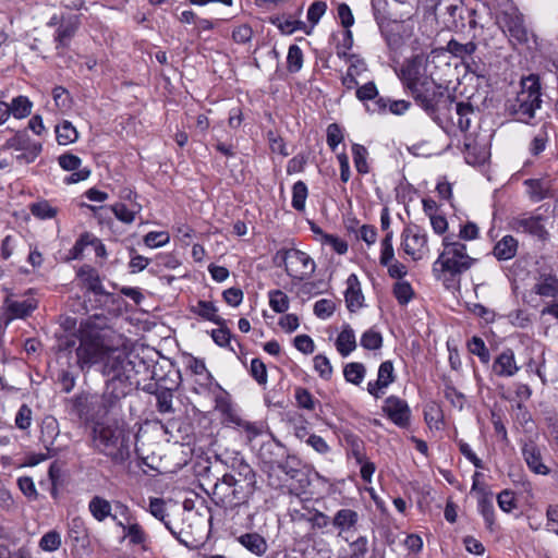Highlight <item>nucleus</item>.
I'll list each match as a JSON object with an SVG mask.
<instances>
[{
  "label": "nucleus",
  "mask_w": 558,
  "mask_h": 558,
  "mask_svg": "<svg viewBox=\"0 0 558 558\" xmlns=\"http://www.w3.org/2000/svg\"><path fill=\"white\" fill-rule=\"evenodd\" d=\"M256 488V473L247 463L241 462L230 473H226L215 483L211 499L217 506L236 508V515L244 510L245 519L240 523L245 529H252L253 515L248 512L247 499Z\"/></svg>",
  "instance_id": "nucleus-1"
},
{
  "label": "nucleus",
  "mask_w": 558,
  "mask_h": 558,
  "mask_svg": "<svg viewBox=\"0 0 558 558\" xmlns=\"http://www.w3.org/2000/svg\"><path fill=\"white\" fill-rule=\"evenodd\" d=\"M93 441L95 448L114 464H122L130 458L131 435L124 425L117 422L96 424Z\"/></svg>",
  "instance_id": "nucleus-2"
},
{
  "label": "nucleus",
  "mask_w": 558,
  "mask_h": 558,
  "mask_svg": "<svg viewBox=\"0 0 558 558\" xmlns=\"http://www.w3.org/2000/svg\"><path fill=\"white\" fill-rule=\"evenodd\" d=\"M519 86L515 96L507 99L506 110L518 121L529 123L542 104L539 78L531 74L522 77Z\"/></svg>",
  "instance_id": "nucleus-3"
},
{
  "label": "nucleus",
  "mask_w": 558,
  "mask_h": 558,
  "mask_svg": "<svg viewBox=\"0 0 558 558\" xmlns=\"http://www.w3.org/2000/svg\"><path fill=\"white\" fill-rule=\"evenodd\" d=\"M444 251L434 264V270L437 266L442 272L451 276L460 275L471 268L475 262L468 252L466 245L453 240L452 236H445L442 240Z\"/></svg>",
  "instance_id": "nucleus-4"
},
{
  "label": "nucleus",
  "mask_w": 558,
  "mask_h": 558,
  "mask_svg": "<svg viewBox=\"0 0 558 558\" xmlns=\"http://www.w3.org/2000/svg\"><path fill=\"white\" fill-rule=\"evenodd\" d=\"M436 16L444 22L449 29H462L469 20L470 27H475V11L468 8L463 0H438L435 4Z\"/></svg>",
  "instance_id": "nucleus-5"
},
{
  "label": "nucleus",
  "mask_w": 558,
  "mask_h": 558,
  "mask_svg": "<svg viewBox=\"0 0 558 558\" xmlns=\"http://www.w3.org/2000/svg\"><path fill=\"white\" fill-rule=\"evenodd\" d=\"M107 349L98 335L83 333L76 348V363L82 371L90 368L94 364L105 361Z\"/></svg>",
  "instance_id": "nucleus-6"
},
{
  "label": "nucleus",
  "mask_w": 558,
  "mask_h": 558,
  "mask_svg": "<svg viewBox=\"0 0 558 558\" xmlns=\"http://www.w3.org/2000/svg\"><path fill=\"white\" fill-rule=\"evenodd\" d=\"M102 374L109 380L122 381L123 385L132 387L135 371L132 361L124 352L112 349L104 361Z\"/></svg>",
  "instance_id": "nucleus-7"
},
{
  "label": "nucleus",
  "mask_w": 558,
  "mask_h": 558,
  "mask_svg": "<svg viewBox=\"0 0 558 558\" xmlns=\"http://www.w3.org/2000/svg\"><path fill=\"white\" fill-rule=\"evenodd\" d=\"M278 254H281L284 269L293 280H307L315 272L316 264L307 253L298 248H288Z\"/></svg>",
  "instance_id": "nucleus-8"
},
{
  "label": "nucleus",
  "mask_w": 558,
  "mask_h": 558,
  "mask_svg": "<svg viewBox=\"0 0 558 558\" xmlns=\"http://www.w3.org/2000/svg\"><path fill=\"white\" fill-rule=\"evenodd\" d=\"M428 58L424 54H417L407 60L401 68L400 78L410 89L430 81L433 77L428 73Z\"/></svg>",
  "instance_id": "nucleus-9"
},
{
  "label": "nucleus",
  "mask_w": 558,
  "mask_h": 558,
  "mask_svg": "<svg viewBox=\"0 0 558 558\" xmlns=\"http://www.w3.org/2000/svg\"><path fill=\"white\" fill-rule=\"evenodd\" d=\"M401 246L413 260L422 259L429 251L426 232L416 225L405 227L401 233Z\"/></svg>",
  "instance_id": "nucleus-10"
},
{
  "label": "nucleus",
  "mask_w": 558,
  "mask_h": 558,
  "mask_svg": "<svg viewBox=\"0 0 558 558\" xmlns=\"http://www.w3.org/2000/svg\"><path fill=\"white\" fill-rule=\"evenodd\" d=\"M131 386L123 385L122 381L107 380L104 392L96 395L98 416H104L113 410L122 398L128 395Z\"/></svg>",
  "instance_id": "nucleus-11"
},
{
  "label": "nucleus",
  "mask_w": 558,
  "mask_h": 558,
  "mask_svg": "<svg viewBox=\"0 0 558 558\" xmlns=\"http://www.w3.org/2000/svg\"><path fill=\"white\" fill-rule=\"evenodd\" d=\"M410 92L415 101L429 114L436 111L439 100L445 97L441 86H437L433 78Z\"/></svg>",
  "instance_id": "nucleus-12"
},
{
  "label": "nucleus",
  "mask_w": 558,
  "mask_h": 558,
  "mask_svg": "<svg viewBox=\"0 0 558 558\" xmlns=\"http://www.w3.org/2000/svg\"><path fill=\"white\" fill-rule=\"evenodd\" d=\"M383 411L398 427H409L411 421V409L405 400L396 396H389L384 402Z\"/></svg>",
  "instance_id": "nucleus-13"
},
{
  "label": "nucleus",
  "mask_w": 558,
  "mask_h": 558,
  "mask_svg": "<svg viewBox=\"0 0 558 558\" xmlns=\"http://www.w3.org/2000/svg\"><path fill=\"white\" fill-rule=\"evenodd\" d=\"M511 228L519 233L530 234L538 240H545L548 235L544 218L539 215H521L513 218Z\"/></svg>",
  "instance_id": "nucleus-14"
},
{
  "label": "nucleus",
  "mask_w": 558,
  "mask_h": 558,
  "mask_svg": "<svg viewBox=\"0 0 558 558\" xmlns=\"http://www.w3.org/2000/svg\"><path fill=\"white\" fill-rule=\"evenodd\" d=\"M37 308V301L34 299L15 300L7 298L3 303V315L8 325L13 319L25 318Z\"/></svg>",
  "instance_id": "nucleus-15"
},
{
  "label": "nucleus",
  "mask_w": 558,
  "mask_h": 558,
  "mask_svg": "<svg viewBox=\"0 0 558 558\" xmlns=\"http://www.w3.org/2000/svg\"><path fill=\"white\" fill-rule=\"evenodd\" d=\"M521 453L529 470L538 475H548L549 468L543 462L541 448L533 440L523 442Z\"/></svg>",
  "instance_id": "nucleus-16"
},
{
  "label": "nucleus",
  "mask_w": 558,
  "mask_h": 558,
  "mask_svg": "<svg viewBox=\"0 0 558 558\" xmlns=\"http://www.w3.org/2000/svg\"><path fill=\"white\" fill-rule=\"evenodd\" d=\"M78 15L61 16V22L54 34L56 49L58 51L69 47L72 38L78 29Z\"/></svg>",
  "instance_id": "nucleus-17"
},
{
  "label": "nucleus",
  "mask_w": 558,
  "mask_h": 558,
  "mask_svg": "<svg viewBox=\"0 0 558 558\" xmlns=\"http://www.w3.org/2000/svg\"><path fill=\"white\" fill-rule=\"evenodd\" d=\"M59 434L58 421L52 416L45 417L40 426V441L49 454H57L60 451V448L54 446Z\"/></svg>",
  "instance_id": "nucleus-18"
},
{
  "label": "nucleus",
  "mask_w": 558,
  "mask_h": 558,
  "mask_svg": "<svg viewBox=\"0 0 558 558\" xmlns=\"http://www.w3.org/2000/svg\"><path fill=\"white\" fill-rule=\"evenodd\" d=\"M9 148L22 151H28L27 163L33 162L41 151V144L33 142L26 131L17 132L13 137L7 141Z\"/></svg>",
  "instance_id": "nucleus-19"
},
{
  "label": "nucleus",
  "mask_w": 558,
  "mask_h": 558,
  "mask_svg": "<svg viewBox=\"0 0 558 558\" xmlns=\"http://www.w3.org/2000/svg\"><path fill=\"white\" fill-rule=\"evenodd\" d=\"M344 299L347 307L351 313H355L364 306V295L355 274H351L347 279Z\"/></svg>",
  "instance_id": "nucleus-20"
},
{
  "label": "nucleus",
  "mask_w": 558,
  "mask_h": 558,
  "mask_svg": "<svg viewBox=\"0 0 558 558\" xmlns=\"http://www.w3.org/2000/svg\"><path fill=\"white\" fill-rule=\"evenodd\" d=\"M117 526L122 529L124 537L129 539L130 545L140 546L144 551L149 549V537L140 523H124L123 521H117Z\"/></svg>",
  "instance_id": "nucleus-21"
},
{
  "label": "nucleus",
  "mask_w": 558,
  "mask_h": 558,
  "mask_svg": "<svg viewBox=\"0 0 558 558\" xmlns=\"http://www.w3.org/2000/svg\"><path fill=\"white\" fill-rule=\"evenodd\" d=\"M519 369L514 352L511 349L504 350L493 363V372L499 377H512Z\"/></svg>",
  "instance_id": "nucleus-22"
},
{
  "label": "nucleus",
  "mask_w": 558,
  "mask_h": 558,
  "mask_svg": "<svg viewBox=\"0 0 558 558\" xmlns=\"http://www.w3.org/2000/svg\"><path fill=\"white\" fill-rule=\"evenodd\" d=\"M360 521V514L353 509L342 508L339 509L332 520L331 524L339 531V535L344 532L355 531Z\"/></svg>",
  "instance_id": "nucleus-23"
},
{
  "label": "nucleus",
  "mask_w": 558,
  "mask_h": 558,
  "mask_svg": "<svg viewBox=\"0 0 558 558\" xmlns=\"http://www.w3.org/2000/svg\"><path fill=\"white\" fill-rule=\"evenodd\" d=\"M88 510L93 518L98 522H104L110 518L117 523L118 517L112 513V504L100 496H94L88 502Z\"/></svg>",
  "instance_id": "nucleus-24"
},
{
  "label": "nucleus",
  "mask_w": 558,
  "mask_h": 558,
  "mask_svg": "<svg viewBox=\"0 0 558 558\" xmlns=\"http://www.w3.org/2000/svg\"><path fill=\"white\" fill-rule=\"evenodd\" d=\"M97 398L96 393H87L82 392L74 397L73 404L74 409L80 415V417H93L98 416V414L95 412L97 410Z\"/></svg>",
  "instance_id": "nucleus-25"
},
{
  "label": "nucleus",
  "mask_w": 558,
  "mask_h": 558,
  "mask_svg": "<svg viewBox=\"0 0 558 558\" xmlns=\"http://www.w3.org/2000/svg\"><path fill=\"white\" fill-rule=\"evenodd\" d=\"M504 28L505 32H508L510 37L518 43L522 44L527 41V31L521 15H506L504 19Z\"/></svg>",
  "instance_id": "nucleus-26"
},
{
  "label": "nucleus",
  "mask_w": 558,
  "mask_h": 558,
  "mask_svg": "<svg viewBox=\"0 0 558 558\" xmlns=\"http://www.w3.org/2000/svg\"><path fill=\"white\" fill-rule=\"evenodd\" d=\"M533 291L541 296L555 298L558 294V277L553 274H541Z\"/></svg>",
  "instance_id": "nucleus-27"
},
{
  "label": "nucleus",
  "mask_w": 558,
  "mask_h": 558,
  "mask_svg": "<svg viewBox=\"0 0 558 558\" xmlns=\"http://www.w3.org/2000/svg\"><path fill=\"white\" fill-rule=\"evenodd\" d=\"M450 105L454 106V116H451L452 123L460 131L466 132L471 125V116L474 113L473 106L470 102H456L450 100Z\"/></svg>",
  "instance_id": "nucleus-28"
},
{
  "label": "nucleus",
  "mask_w": 558,
  "mask_h": 558,
  "mask_svg": "<svg viewBox=\"0 0 558 558\" xmlns=\"http://www.w3.org/2000/svg\"><path fill=\"white\" fill-rule=\"evenodd\" d=\"M236 541L248 551L256 556H263L267 551V542L258 533H245L236 537Z\"/></svg>",
  "instance_id": "nucleus-29"
},
{
  "label": "nucleus",
  "mask_w": 558,
  "mask_h": 558,
  "mask_svg": "<svg viewBox=\"0 0 558 558\" xmlns=\"http://www.w3.org/2000/svg\"><path fill=\"white\" fill-rule=\"evenodd\" d=\"M518 252V240L512 235H505L494 246V256L498 260H509Z\"/></svg>",
  "instance_id": "nucleus-30"
},
{
  "label": "nucleus",
  "mask_w": 558,
  "mask_h": 558,
  "mask_svg": "<svg viewBox=\"0 0 558 558\" xmlns=\"http://www.w3.org/2000/svg\"><path fill=\"white\" fill-rule=\"evenodd\" d=\"M77 277L82 279L89 291L95 294L105 293L98 271L94 267L89 265L82 266L77 271Z\"/></svg>",
  "instance_id": "nucleus-31"
},
{
  "label": "nucleus",
  "mask_w": 558,
  "mask_h": 558,
  "mask_svg": "<svg viewBox=\"0 0 558 558\" xmlns=\"http://www.w3.org/2000/svg\"><path fill=\"white\" fill-rule=\"evenodd\" d=\"M230 424H233L235 427L244 432L245 437L248 441H252L257 436H259L263 433V425L254 422L246 421L242 417H240L235 413H229V421Z\"/></svg>",
  "instance_id": "nucleus-32"
},
{
  "label": "nucleus",
  "mask_w": 558,
  "mask_h": 558,
  "mask_svg": "<svg viewBox=\"0 0 558 558\" xmlns=\"http://www.w3.org/2000/svg\"><path fill=\"white\" fill-rule=\"evenodd\" d=\"M336 348L342 356H348L356 348L354 330L349 326H343L337 337Z\"/></svg>",
  "instance_id": "nucleus-33"
},
{
  "label": "nucleus",
  "mask_w": 558,
  "mask_h": 558,
  "mask_svg": "<svg viewBox=\"0 0 558 558\" xmlns=\"http://www.w3.org/2000/svg\"><path fill=\"white\" fill-rule=\"evenodd\" d=\"M526 193L533 202H541L549 196V182L543 179H527L524 181Z\"/></svg>",
  "instance_id": "nucleus-34"
},
{
  "label": "nucleus",
  "mask_w": 558,
  "mask_h": 558,
  "mask_svg": "<svg viewBox=\"0 0 558 558\" xmlns=\"http://www.w3.org/2000/svg\"><path fill=\"white\" fill-rule=\"evenodd\" d=\"M267 465V473H268V484L271 486V487H279L280 486V481H274L272 476H274V473L278 470L280 472H282L290 480H293L296 477L298 473H299V470L291 466L289 464V461H284V462H278V463H265Z\"/></svg>",
  "instance_id": "nucleus-35"
},
{
  "label": "nucleus",
  "mask_w": 558,
  "mask_h": 558,
  "mask_svg": "<svg viewBox=\"0 0 558 558\" xmlns=\"http://www.w3.org/2000/svg\"><path fill=\"white\" fill-rule=\"evenodd\" d=\"M389 102V111L393 114L401 116L409 108L410 102L405 100H386L385 98H378L374 102V108L372 109L373 112H385L386 108Z\"/></svg>",
  "instance_id": "nucleus-36"
},
{
  "label": "nucleus",
  "mask_w": 558,
  "mask_h": 558,
  "mask_svg": "<svg viewBox=\"0 0 558 558\" xmlns=\"http://www.w3.org/2000/svg\"><path fill=\"white\" fill-rule=\"evenodd\" d=\"M111 210L118 220L130 225L135 220V216L142 210V205L134 203L131 208H128L125 204L117 203L111 206Z\"/></svg>",
  "instance_id": "nucleus-37"
},
{
  "label": "nucleus",
  "mask_w": 558,
  "mask_h": 558,
  "mask_svg": "<svg viewBox=\"0 0 558 558\" xmlns=\"http://www.w3.org/2000/svg\"><path fill=\"white\" fill-rule=\"evenodd\" d=\"M57 141L60 145H69L77 141L78 132L76 128L68 120L62 121L56 126Z\"/></svg>",
  "instance_id": "nucleus-38"
},
{
  "label": "nucleus",
  "mask_w": 558,
  "mask_h": 558,
  "mask_svg": "<svg viewBox=\"0 0 558 558\" xmlns=\"http://www.w3.org/2000/svg\"><path fill=\"white\" fill-rule=\"evenodd\" d=\"M194 312L202 318L215 323L216 325H225L223 318L217 315V307L208 301H198Z\"/></svg>",
  "instance_id": "nucleus-39"
},
{
  "label": "nucleus",
  "mask_w": 558,
  "mask_h": 558,
  "mask_svg": "<svg viewBox=\"0 0 558 558\" xmlns=\"http://www.w3.org/2000/svg\"><path fill=\"white\" fill-rule=\"evenodd\" d=\"M548 129L549 126L547 124H543L537 133L533 136L529 146V151L532 156H538L545 150L549 141Z\"/></svg>",
  "instance_id": "nucleus-40"
},
{
  "label": "nucleus",
  "mask_w": 558,
  "mask_h": 558,
  "mask_svg": "<svg viewBox=\"0 0 558 558\" xmlns=\"http://www.w3.org/2000/svg\"><path fill=\"white\" fill-rule=\"evenodd\" d=\"M478 510L485 522L490 526L494 523L495 512L492 493H486L484 489L481 490V496L478 498Z\"/></svg>",
  "instance_id": "nucleus-41"
},
{
  "label": "nucleus",
  "mask_w": 558,
  "mask_h": 558,
  "mask_svg": "<svg viewBox=\"0 0 558 558\" xmlns=\"http://www.w3.org/2000/svg\"><path fill=\"white\" fill-rule=\"evenodd\" d=\"M446 49L452 56L464 59L465 57H470L475 52L476 45L473 41L461 44L456 39H451L448 41Z\"/></svg>",
  "instance_id": "nucleus-42"
},
{
  "label": "nucleus",
  "mask_w": 558,
  "mask_h": 558,
  "mask_svg": "<svg viewBox=\"0 0 558 558\" xmlns=\"http://www.w3.org/2000/svg\"><path fill=\"white\" fill-rule=\"evenodd\" d=\"M365 373V366L357 362L347 364L343 369L345 380L354 385H360L363 381Z\"/></svg>",
  "instance_id": "nucleus-43"
},
{
  "label": "nucleus",
  "mask_w": 558,
  "mask_h": 558,
  "mask_svg": "<svg viewBox=\"0 0 558 558\" xmlns=\"http://www.w3.org/2000/svg\"><path fill=\"white\" fill-rule=\"evenodd\" d=\"M9 108L10 114H13L16 119H23L31 113L32 102L25 96H17L13 98Z\"/></svg>",
  "instance_id": "nucleus-44"
},
{
  "label": "nucleus",
  "mask_w": 558,
  "mask_h": 558,
  "mask_svg": "<svg viewBox=\"0 0 558 558\" xmlns=\"http://www.w3.org/2000/svg\"><path fill=\"white\" fill-rule=\"evenodd\" d=\"M307 198V186L303 181H298L292 187V207L295 210L303 211L305 209V201Z\"/></svg>",
  "instance_id": "nucleus-45"
},
{
  "label": "nucleus",
  "mask_w": 558,
  "mask_h": 558,
  "mask_svg": "<svg viewBox=\"0 0 558 558\" xmlns=\"http://www.w3.org/2000/svg\"><path fill=\"white\" fill-rule=\"evenodd\" d=\"M468 349L472 354L478 356L482 363L486 364L489 362L490 354L482 338L476 336L472 337L468 342Z\"/></svg>",
  "instance_id": "nucleus-46"
},
{
  "label": "nucleus",
  "mask_w": 558,
  "mask_h": 558,
  "mask_svg": "<svg viewBox=\"0 0 558 558\" xmlns=\"http://www.w3.org/2000/svg\"><path fill=\"white\" fill-rule=\"evenodd\" d=\"M352 154H353V161H354L356 171L362 174L367 173L368 172V165H367V160H366L367 149L360 144H354L352 146Z\"/></svg>",
  "instance_id": "nucleus-47"
},
{
  "label": "nucleus",
  "mask_w": 558,
  "mask_h": 558,
  "mask_svg": "<svg viewBox=\"0 0 558 558\" xmlns=\"http://www.w3.org/2000/svg\"><path fill=\"white\" fill-rule=\"evenodd\" d=\"M413 289L407 281H397L393 286V295L401 305L408 304L413 298Z\"/></svg>",
  "instance_id": "nucleus-48"
},
{
  "label": "nucleus",
  "mask_w": 558,
  "mask_h": 558,
  "mask_svg": "<svg viewBox=\"0 0 558 558\" xmlns=\"http://www.w3.org/2000/svg\"><path fill=\"white\" fill-rule=\"evenodd\" d=\"M288 70L292 73L299 72L303 64V52L298 45H291L287 56Z\"/></svg>",
  "instance_id": "nucleus-49"
},
{
  "label": "nucleus",
  "mask_w": 558,
  "mask_h": 558,
  "mask_svg": "<svg viewBox=\"0 0 558 558\" xmlns=\"http://www.w3.org/2000/svg\"><path fill=\"white\" fill-rule=\"evenodd\" d=\"M269 305L276 313H284L289 308V298L281 290L270 291Z\"/></svg>",
  "instance_id": "nucleus-50"
},
{
  "label": "nucleus",
  "mask_w": 558,
  "mask_h": 558,
  "mask_svg": "<svg viewBox=\"0 0 558 558\" xmlns=\"http://www.w3.org/2000/svg\"><path fill=\"white\" fill-rule=\"evenodd\" d=\"M392 231H388L385 238L381 240V252H380V264L383 266L389 265L395 260V251L392 246Z\"/></svg>",
  "instance_id": "nucleus-51"
},
{
  "label": "nucleus",
  "mask_w": 558,
  "mask_h": 558,
  "mask_svg": "<svg viewBox=\"0 0 558 558\" xmlns=\"http://www.w3.org/2000/svg\"><path fill=\"white\" fill-rule=\"evenodd\" d=\"M361 345L366 350H378L383 345V337L379 332L368 329L361 337Z\"/></svg>",
  "instance_id": "nucleus-52"
},
{
  "label": "nucleus",
  "mask_w": 558,
  "mask_h": 558,
  "mask_svg": "<svg viewBox=\"0 0 558 558\" xmlns=\"http://www.w3.org/2000/svg\"><path fill=\"white\" fill-rule=\"evenodd\" d=\"M61 546V535L57 531L46 533L39 542V547L45 551H56Z\"/></svg>",
  "instance_id": "nucleus-53"
},
{
  "label": "nucleus",
  "mask_w": 558,
  "mask_h": 558,
  "mask_svg": "<svg viewBox=\"0 0 558 558\" xmlns=\"http://www.w3.org/2000/svg\"><path fill=\"white\" fill-rule=\"evenodd\" d=\"M31 213L39 219H50L57 215V209L48 202L43 201L31 206Z\"/></svg>",
  "instance_id": "nucleus-54"
},
{
  "label": "nucleus",
  "mask_w": 558,
  "mask_h": 558,
  "mask_svg": "<svg viewBox=\"0 0 558 558\" xmlns=\"http://www.w3.org/2000/svg\"><path fill=\"white\" fill-rule=\"evenodd\" d=\"M157 409L160 413H173L172 407L173 393L169 389H163L157 392Z\"/></svg>",
  "instance_id": "nucleus-55"
},
{
  "label": "nucleus",
  "mask_w": 558,
  "mask_h": 558,
  "mask_svg": "<svg viewBox=\"0 0 558 558\" xmlns=\"http://www.w3.org/2000/svg\"><path fill=\"white\" fill-rule=\"evenodd\" d=\"M392 0H372V7L376 21H387L390 17V4Z\"/></svg>",
  "instance_id": "nucleus-56"
},
{
  "label": "nucleus",
  "mask_w": 558,
  "mask_h": 558,
  "mask_svg": "<svg viewBox=\"0 0 558 558\" xmlns=\"http://www.w3.org/2000/svg\"><path fill=\"white\" fill-rule=\"evenodd\" d=\"M33 411L27 404H22L15 416V425L17 428L25 430L32 424Z\"/></svg>",
  "instance_id": "nucleus-57"
},
{
  "label": "nucleus",
  "mask_w": 558,
  "mask_h": 558,
  "mask_svg": "<svg viewBox=\"0 0 558 558\" xmlns=\"http://www.w3.org/2000/svg\"><path fill=\"white\" fill-rule=\"evenodd\" d=\"M497 502L499 508L505 512H511L517 508V501L513 492L509 489L502 490L497 496Z\"/></svg>",
  "instance_id": "nucleus-58"
},
{
  "label": "nucleus",
  "mask_w": 558,
  "mask_h": 558,
  "mask_svg": "<svg viewBox=\"0 0 558 558\" xmlns=\"http://www.w3.org/2000/svg\"><path fill=\"white\" fill-rule=\"evenodd\" d=\"M169 241L170 236L167 232L151 231L144 236V243L148 247H161L165 246Z\"/></svg>",
  "instance_id": "nucleus-59"
},
{
  "label": "nucleus",
  "mask_w": 558,
  "mask_h": 558,
  "mask_svg": "<svg viewBox=\"0 0 558 558\" xmlns=\"http://www.w3.org/2000/svg\"><path fill=\"white\" fill-rule=\"evenodd\" d=\"M252 377L259 384L265 385L267 383V369L266 365L259 359H253L251 361L250 368Z\"/></svg>",
  "instance_id": "nucleus-60"
},
{
  "label": "nucleus",
  "mask_w": 558,
  "mask_h": 558,
  "mask_svg": "<svg viewBox=\"0 0 558 558\" xmlns=\"http://www.w3.org/2000/svg\"><path fill=\"white\" fill-rule=\"evenodd\" d=\"M295 400L300 408L313 411L315 409V401L312 393L305 388L295 389Z\"/></svg>",
  "instance_id": "nucleus-61"
},
{
  "label": "nucleus",
  "mask_w": 558,
  "mask_h": 558,
  "mask_svg": "<svg viewBox=\"0 0 558 558\" xmlns=\"http://www.w3.org/2000/svg\"><path fill=\"white\" fill-rule=\"evenodd\" d=\"M314 368L324 379H329L332 374V366L329 360L322 354L314 357Z\"/></svg>",
  "instance_id": "nucleus-62"
},
{
  "label": "nucleus",
  "mask_w": 558,
  "mask_h": 558,
  "mask_svg": "<svg viewBox=\"0 0 558 558\" xmlns=\"http://www.w3.org/2000/svg\"><path fill=\"white\" fill-rule=\"evenodd\" d=\"M58 161L60 167L65 171H78L82 165V159L70 153L59 156Z\"/></svg>",
  "instance_id": "nucleus-63"
},
{
  "label": "nucleus",
  "mask_w": 558,
  "mask_h": 558,
  "mask_svg": "<svg viewBox=\"0 0 558 558\" xmlns=\"http://www.w3.org/2000/svg\"><path fill=\"white\" fill-rule=\"evenodd\" d=\"M52 97L58 109L65 110L70 108V94L64 87L56 86L52 90Z\"/></svg>",
  "instance_id": "nucleus-64"
}]
</instances>
